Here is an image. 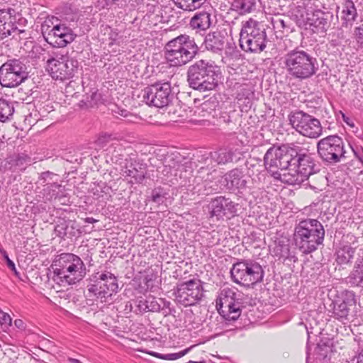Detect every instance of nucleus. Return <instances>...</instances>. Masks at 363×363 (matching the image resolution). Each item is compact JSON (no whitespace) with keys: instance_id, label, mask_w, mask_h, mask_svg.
Returning a JSON list of instances; mask_svg holds the SVG:
<instances>
[{"instance_id":"f257e3e1","label":"nucleus","mask_w":363,"mask_h":363,"mask_svg":"<svg viewBox=\"0 0 363 363\" xmlns=\"http://www.w3.org/2000/svg\"><path fill=\"white\" fill-rule=\"evenodd\" d=\"M284 65L290 77L300 81L310 79L318 70L317 59L298 48L289 51L284 55Z\"/></svg>"},{"instance_id":"f03ea898","label":"nucleus","mask_w":363,"mask_h":363,"mask_svg":"<svg viewBox=\"0 0 363 363\" xmlns=\"http://www.w3.org/2000/svg\"><path fill=\"white\" fill-rule=\"evenodd\" d=\"M220 74L219 67L205 60L195 62L186 72L189 86L200 91H211L217 87Z\"/></svg>"},{"instance_id":"7ed1b4c3","label":"nucleus","mask_w":363,"mask_h":363,"mask_svg":"<svg viewBox=\"0 0 363 363\" xmlns=\"http://www.w3.org/2000/svg\"><path fill=\"white\" fill-rule=\"evenodd\" d=\"M199 48L194 38L180 35L168 41L164 48V57L172 67H182L191 62L199 54Z\"/></svg>"},{"instance_id":"20e7f679","label":"nucleus","mask_w":363,"mask_h":363,"mask_svg":"<svg viewBox=\"0 0 363 363\" xmlns=\"http://www.w3.org/2000/svg\"><path fill=\"white\" fill-rule=\"evenodd\" d=\"M52 279L60 286L74 284L86 275V267L82 259L72 253H62L55 261Z\"/></svg>"},{"instance_id":"39448f33","label":"nucleus","mask_w":363,"mask_h":363,"mask_svg":"<svg viewBox=\"0 0 363 363\" xmlns=\"http://www.w3.org/2000/svg\"><path fill=\"white\" fill-rule=\"evenodd\" d=\"M294 240L300 251L309 254L315 251L323 242L325 230L322 223L316 219L301 220L294 229Z\"/></svg>"},{"instance_id":"423d86ee","label":"nucleus","mask_w":363,"mask_h":363,"mask_svg":"<svg viewBox=\"0 0 363 363\" xmlns=\"http://www.w3.org/2000/svg\"><path fill=\"white\" fill-rule=\"evenodd\" d=\"M295 144L271 147L264 157L265 169L275 179L284 183V176H289Z\"/></svg>"},{"instance_id":"0eeeda50","label":"nucleus","mask_w":363,"mask_h":363,"mask_svg":"<svg viewBox=\"0 0 363 363\" xmlns=\"http://www.w3.org/2000/svg\"><path fill=\"white\" fill-rule=\"evenodd\" d=\"M315 164L307 149L295 144L289 176H284V183L299 185L315 172Z\"/></svg>"},{"instance_id":"6e6552de","label":"nucleus","mask_w":363,"mask_h":363,"mask_svg":"<svg viewBox=\"0 0 363 363\" xmlns=\"http://www.w3.org/2000/svg\"><path fill=\"white\" fill-rule=\"evenodd\" d=\"M239 43L245 52L259 53L263 51L267 44V33L264 26L253 18L242 21Z\"/></svg>"},{"instance_id":"1a4fd4ad","label":"nucleus","mask_w":363,"mask_h":363,"mask_svg":"<svg viewBox=\"0 0 363 363\" xmlns=\"http://www.w3.org/2000/svg\"><path fill=\"white\" fill-rule=\"evenodd\" d=\"M91 281L94 283L87 286L86 294L89 300L98 299L102 303H107L112 301L113 295L118 291V279L108 271L94 273Z\"/></svg>"},{"instance_id":"9d476101","label":"nucleus","mask_w":363,"mask_h":363,"mask_svg":"<svg viewBox=\"0 0 363 363\" xmlns=\"http://www.w3.org/2000/svg\"><path fill=\"white\" fill-rule=\"evenodd\" d=\"M264 272L262 266L252 259H242L233 264L230 269L232 280L247 288L263 280Z\"/></svg>"},{"instance_id":"9b49d317","label":"nucleus","mask_w":363,"mask_h":363,"mask_svg":"<svg viewBox=\"0 0 363 363\" xmlns=\"http://www.w3.org/2000/svg\"><path fill=\"white\" fill-rule=\"evenodd\" d=\"M26 22V20L21 18L13 9H0V41L9 37L16 41L26 38V33L23 28Z\"/></svg>"},{"instance_id":"f8f14e48","label":"nucleus","mask_w":363,"mask_h":363,"mask_svg":"<svg viewBox=\"0 0 363 363\" xmlns=\"http://www.w3.org/2000/svg\"><path fill=\"white\" fill-rule=\"evenodd\" d=\"M317 152L325 163L333 164L346 158L345 143L337 135H330L317 143Z\"/></svg>"},{"instance_id":"ddd939ff","label":"nucleus","mask_w":363,"mask_h":363,"mask_svg":"<svg viewBox=\"0 0 363 363\" xmlns=\"http://www.w3.org/2000/svg\"><path fill=\"white\" fill-rule=\"evenodd\" d=\"M288 118L292 128L304 137L318 138L322 135L320 121L313 116L303 111H296L290 113Z\"/></svg>"},{"instance_id":"4468645a","label":"nucleus","mask_w":363,"mask_h":363,"mask_svg":"<svg viewBox=\"0 0 363 363\" xmlns=\"http://www.w3.org/2000/svg\"><path fill=\"white\" fill-rule=\"evenodd\" d=\"M241 299L235 289L225 287L220 291L217 309L220 315L228 322L238 319L241 314Z\"/></svg>"},{"instance_id":"2eb2a0df","label":"nucleus","mask_w":363,"mask_h":363,"mask_svg":"<svg viewBox=\"0 0 363 363\" xmlns=\"http://www.w3.org/2000/svg\"><path fill=\"white\" fill-rule=\"evenodd\" d=\"M27 67L20 59H10L0 67V84L4 87H15L28 77Z\"/></svg>"},{"instance_id":"dca6fc26","label":"nucleus","mask_w":363,"mask_h":363,"mask_svg":"<svg viewBox=\"0 0 363 363\" xmlns=\"http://www.w3.org/2000/svg\"><path fill=\"white\" fill-rule=\"evenodd\" d=\"M143 98L149 106L163 108L172 101L174 94L169 82H158L143 90Z\"/></svg>"},{"instance_id":"f3484780","label":"nucleus","mask_w":363,"mask_h":363,"mask_svg":"<svg viewBox=\"0 0 363 363\" xmlns=\"http://www.w3.org/2000/svg\"><path fill=\"white\" fill-rule=\"evenodd\" d=\"M176 300L184 306H194L203 296V288L199 279H192L177 284L174 289Z\"/></svg>"},{"instance_id":"a211bd4d","label":"nucleus","mask_w":363,"mask_h":363,"mask_svg":"<svg viewBox=\"0 0 363 363\" xmlns=\"http://www.w3.org/2000/svg\"><path fill=\"white\" fill-rule=\"evenodd\" d=\"M50 20H46L42 24V33L45 41L55 48H64L75 38L72 29L65 24H56L52 28L49 25Z\"/></svg>"},{"instance_id":"6ab92c4d","label":"nucleus","mask_w":363,"mask_h":363,"mask_svg":"<svg viewBox=\"0 0 363 363\" xmlns=\"http://www.w3.org/2000/svg\"><path fill=\"white\" fill-rule=\"evenodd\" d=\"M333 303L332 317L345 323L352 320L357 315V301L355 294L352 291H345L341 297Z\"/></svg>"},{"instance_id":"aec40b11","label":"nucleus","mask_w":363,"mask_h":363,"mask_svg":"<svg viewBox=\"0 0 363 363\" xmlns=\"http://www.w3.org/2000/svg\"><path fill=\"white\" fill-rule=\"evenodd\" d=\"M78 66V61L74 58H50L47 61L46 69L52 79L63 81L72 78Z\"/></svg>"},{"instance_id":"412c9836","label":"nucleus","mask_w":363,"mask_h":363,"mask_svg":"<svg viewBox=\"0 0 363 363\" xmlns=\"http://www.w3.org/2000/svg\"><path fill=\"white\" fill-rule=\"evenodd\" d=\"M238 207V203L223 196L212 199L208 206L210 218L216 220H223L228 216L234 217L237 215Z\"/></svg>"},{"instance_id":"4be33fe9","label":"nucleus","mask_w":363,"mask_h":363,"mask_svg":"<svg viewBox=\"0 0 363 363\" xmlns=\"http://www.w3.org/2000/svg\"><path fill=\"white\" fill-rule=\"evenodd\" d=\"M347 241H342L340 247L336 250V262L339 265H347L352 263L357 248V239L355 236L348 234L345 236Z\"/></svg>"},{"instance_id":"5701e85b","label":"nucleus","mask_w":363,"mask_h":363,"mask_svg":"<svg viewBox=\"0 0 363 363\" xmlns=\"http://www.w3.org/2000/svg\"><path fill=\"white\" fill-rule=\"evenodd\" d=\"M333 16L331 13L323 11H315L311 17L308 18L307 29L313 33L325 35L330 26V21Z\"/></svg>"},{"instance_id":"b1692460","label":"nucleus","mask_w":363,"mask_h":363,"mask_svg":"<svg viewBox=\"0 0 363 363\" xmlns=\"http://www.w3.org/2000/svg\"><path fill=\"white\" fill-rule=\"evenodd\" d=\"M221 183L230 191H240L247 188V181L241 169L234 168L223 176Z\"/></svg>"},{"instance_id":"393cba45","label":"nucleus","mask_w":363,"mask_h":363,"mask_svg":"<svg viewBox=\"0 0 363 363\" xmlns=\"http://www.w3.org/2000/svg\"><path fill=\"white\" fill-rule=\"evenodd\" d=\"M121 174L125 177H130L133 179L130 183L142 184L147 175L146 164L132 160L129 162V167L121 169Z\"/></svg>"},{"instance_id":"a878e982","label":"nucleus","mask_w":363,"mask_h":363,"mask_svg":"<svg viewBox=\"0 0 363 363\" xmlns=\"http://www.w3.org/2000/svg\"><path fill=\"white\" fill-rule=\"evenodd\" d=\"M55 233L57 236L65 239V238H72L80 234L75 221L59 218L55 226Z\"/></svg>"},{"instance_id":"bb28decb","label":"nucleus","mask_w":363,"mask_h":363,"mask_svg":"<svg viewBox=\"0 0 363 363\" xmlns=\"http://www.w3.org/2000/svg\"><path fill=\"white\" fill-rule=\"evenodd\" d=\"M226 40L225 35L220 31L216 30L206 35L204 45L208 50L214 53H219L224 49Z\"/></svg>"},{"instance_id":"cd10ccee","label":"nucleus","mask_w":363,"mask_h":363,"mask_svg":"<svg viewBox=\"0 0 363 363\" xmlns=\"http://www.w3.org/2000/svg\"><path fill=\"white\" fill-rule=\"evenodd\" d=\"M108 155L113 164H117L121 169L129 167V162L132 160L130 155L125 154V149L121 145H113L108 149Z\"/></svg>"},{"instance_id":"c85d7f7f","label":"nucleus","mask_w":363,"mask_h":363,"mask_svg":"<svg viewBox=\"0 0 363 363\" xmlns=\"http://www.w3.org/2000/svg\"><path fill=\"white\" fill-rule=\"evenodd\" d=\"M345 283L352 287L363 288V257L357 259Z\"/></svg>"},{"instance_id":"c756f323","label":"nucleus","mask_w":363,"mask_h":363,"mask_svg":"<svg viewBox=\"0 0 363 363\" xmlns=\"http://www.w3.org/2000/svg\"><path fill=\"white\" fill-rule=\"evenodd\" d=\"M358 16L357 8L352 0H345L342 5L341 18L342 25L347 27L352 26Z\"/></svg>"},{"instance_id":"7c9ffc66","label":"nucleus","mask_w":363,"mask_h":363,"mask_svg":"<svg viewBox=\"0 0 363 363\" xmlns=\"http://www.w3.org/2000/svg\"><path fill=\"white\" fill-rule=\"evenodd\" d=\"M219 101L216 96L210 97L205 100L198 108V113L203 118L216 116Z\"/></svg>"},{"instance_id":"2f4dec72","label":"nucleus","mask_w":363,"mask_h":363,"mask_svg":"<svg viewBox=\"0 0 363 363\" xmlns=\"http://www.w3.org/2000/svg\"><path fill=\"white\" fill-rule=\"evenodd\" d=\"M333 341L329 337H323L317 343L315 348V353L317 358L324 359L333 352Z\"/></svg>"},{"instance_id":"473e14b6","label":"nucleus","mask_w":363,"mask_h":363,"mask_svg":"<svg viewBox=\"0 0 363 363\" xmlns=\"http://www.w3.org/2000/svg\"><path fill=\"white\" fill-rule=\"evenodd\" d=\"M211 24V14L208 12L197 13L190 21V26L194 29L206 30Z\"/></svg>"},{"instance_id":"72a5a7b5","label":"nucleus","mask_w":363,"mask_h":363,"mask_svg":"<svg viewBox=\"0 0 363 363\" xmlns=\"http://www.w3.org/2000/svg\"><path fill=\"white\" fill-rule=\"evenodd\" d=\"M257 0H233L231 9L241 14L250 13L256 7Z\"/></svg>"},{"instance_id":"f704fd0d","label":"nucleus","mask_w":363,"mask_h":363,"mask_svg":"<svg viewBox=\"0 0 363 363\" xmlns=\"http://www.w3.org/2000/svg\"><path fill=\"white\" fill-rule=\"evenodd\" d=\"M234 152L230 150L220 149L211 152V159L218 164H225L233 161Z\"/></svg>"},{"instance_id":"c9c22d12","label":"nucleus","mask_w":363,"mask_h":363,"mask_svg":"<svg viewBox=\"0 0 363 363\" xmlns=\"http://www.w3.org/2000/svg\"><path fill=\"white\" fill-rule=\"evenodd\" d=\"M14 113L13 104L3 99H0V122L5 123L11 120Z\"/></svg>"},{"instance_id":"e433bc0d","label":"nucleus","mask_w":363,"mask_h":363,"mask_svg":"<svg viewBox=\"0 0 363 363\" xmlns=\"http://www.w3.org/2000/svg\"><path fill=\"white\" fill-rule=\"evenodd\" d=\"M43 194L46 200H52L60 196L61 184L57 182L46 183L43 184Z\"/></svg>"},{"instance_id":"4c0bfd02","label":"nucleus","mask_w":363,"mask_h":363,"mask_svg":"<svg viewBox=\"0 0 363 363\" xmlns=\"http://www.w3.org/2000/svg\"><path fill=\"white\" fill-rule=\"evenodd\" d=\"M30 162V157L26 155H18L13 157L10 158L9 163L15 169L23 170L26 166Z\"/></svg>"},{"instance_id":"58836bf2","label":"nucleus","mask_w":363,"mask_h":363,"mask_svg":"<svg viewBox=\"0 0 363 363\" xmlns=\"http://www.w3.org/2000/svg\"><path fill=\"white\" fill-rule=\"evenodd\" d=\"M274 253L279 258L289 259L290 258V246L287 242L280 240L276 242Z\"/></svg>"},{"instance_id":"ea45409f","label":"nucleus","mask_w":363,"mask_h":363,"mask_svg":"<svg viewBox=\"0 0 363 363\" xmlns=\"http://www.w3.org/2000/svg\"><path fill=\"white\" fill-rule=\"evenodd\" d=\"M101 99V94L98 93L97 90L91 91L89 94H87L82 103L84 104L86 107H93L98 104Z\"/></svg>"},{"instance_id":"a19ab883","label":"nucleus","mask_w":363,"mask_h":363,"mask_svg":"<svg viewBox=\"0 0 363 363\" xmlns=\"http://www.w3.org/2000/svg\"><path fill=\"white\" fill-rule=\"evenodd\" d=\"M130 310L136 314H143L147 312L146 299H137L130 304Z\"/></svg>"},{"instance_id":"79ce46f5","label":"nucleus","mask_w":363,"mask_h":363,"mask_svg":"<svg viewBox=\"0 0 363 363\" xmlns=\"http://www.w3.org/2000/svg\"><path fill=\"white\" fill-rule=\"evenodd\" d=\"M175 5L184 11H194L201 6L199 5H192L194 3L193 0H173Z\"/></svg>"},{"instance_id":"37998d69","label":"nucleus","mask_w":363,"mask_h":363,"mask_svg":"<svg viewBox=\"0 0 363 363\" xmlns=\"http://www.w3.org/2000/svg\"><path fill=\"white\" fill-rule=\"evenodd\" d=\"M151 199L153 202L159 205L162 204L166 200L165 193L160 188L155 189L152 191Z\"/></svg>"},{"instance_id":"c03bdc74","label":"nucleus","mask_w":363,"mask_h":363,"mask_svg":"<svg viewBox=\"0 0 363 363\" xmlns=\"http://www.w3.org/2000/svg\"><path fill=\"white\" fill-rule=\"evenodd\" d=\"M146 305L147 312H160L161 310L160 303L155 298L146 299Z\"/></svg>"},{"instance_id":"a18cd8bd","label":"nucleus","mask_w":363,"mask_h":363,"mask_svg":"<svg viewBox=\"0 0 363 363\" xmlns=\"http://www.w3.org/2000/svg\"><path fill=\"white\" fill-rule=\"evenodd\" d=\"M191 347L186 348L184 350H182L177 353H169V354H165L164 357H161V359L164 360H176L179 358L182 357L185 354H186L191 350Z\"/></svg>"},{"instance_id":"49530a36","label":"nucleus","mask_w":363,"mask_h":363,"mask_svg":"<svg viewBox=\"0 0 363 363\" xmlns=\"http://www.w3.org/2000/svg\"><path fill=\"white\" fill-rule=\"evenodd\" d=\"M272 24L275 29H278L279 31H283L286 28H289V26L286 24V22L284 18H272Z\"/></svg>"},{"instance_id":"de8ad7c7","label":"nucleus","mask_w":363,"mask_h":363,"mask_svg":"<svg viewBox=\"0 0 363 363\" xmlns=\"http://www.w3.org/2000/svg\"><path fill=\"white\" fill-rule=\"evenodd\" d=\"M111 134L102 133L95 140V144L99 147H104L111 140Z\"/></svg>"},{"instance_id":"09e8293b","label":"nucleus","mask_w":363,"mask_h":363,"mask_svg":"<svg viewBox=\"0 0 363 363\" xmlns=\"http://www.w3.org/2000/svg\"><path fill=\"white\" fill-rule=\"evenodd\" d=\"M354 35L357 43L363 48V23L355 28Z\"/></svg>"},{"instance_id":"8fccbe9b","label":"nucleus","mask_w":363,"mask_h":363,"mask_svg":"<svg viewBox=\"0 0 363 363\" xmlns=\"http://www.w3.org/2000/svg\"><path fill=\"white\" fill-rule=\"evenodd\" d=\"M0 252L3 255L4 259H5L6 262V264H7L8 267L11 270L14 272L16 274H17L18 272H17L15 264H14V262L12 260L10 259V258L9 257V255H8L6 251L3 250V249H1V250H0Z\"/></svg>"},{"instance_id":"3c124183","label":"nucleus","mask_w":363,"mask_h":363,"mask_svg":"<svg viewBox=\"0 0 363 363\" xmlns=\"http://www.w3.org/2000/svg\"><path fill=\"white\" fill-rule=\"evenodd\" d=\"M284 7V5H281V4H279V6L277 8L272 7L271 6H269L268 8L269 13L273 14L276 16H278L279 15H280L281 13V12L284 11V9H283Z\"/></svg>"},{"instance_id":"603ef678","label":"nucleus","mask_w":363,"mask_h":363,"mask_svg":"<svg viewBox=\"0 0 363 363\" xmlns=\"http://www.w3.org/2000/svg\"><path fill=\"white\" fill-rule=\"evenodd\" d=\"M12 319L10 315L7 313H4L1 317L0 323L1 325H11Z\"/></svg>"},{"instance_id":"864d4df0","label":"nucleus","mask_w":363,"mask_h":363,"mask_svg":"<svg viewBox=\"0 0 363 363\" xmlns=\"http://www.w3.org/2000/svg\"><path fill=\"white\" fill-rule=\"evenodd\" d=\"M52 176H54V174L51 172H49V171H47V172H43L41 174H40V181H43V183L44 184H46L47 182V180L48 178H50Z\"/></svg>"},{"instance_id":"5fc2aeb1","label":"nucleus","mask_w":363,"mask_h":363,"mask_svg":"<svg viewBox=\"0 0 363 363\" xmlns=\"http://www.w3.org/2000/svg\"><path fill=\"white\" fill-rule=\"evenodd\" d=\"M352 152L355 157L362 164L363 166V155L359 152L358 147H353Z\"/></svg>"},{"instance_id":"6e6d98bb","label":"nucleus","mask_w":363,"mask_h":363,"mask_svg":"<svg viewBox=\"0 0 363 363\" xmlns=\"http://www.w3.org/2000/svg\"><path fill=\"white\" fill-rule=\"evenodd\" d=\"M342 119L346 124H347L348 125H350L351 127L354 126V122L350 118L345 116V114H344V113H342Z\"/></svg>"},{"instance_id":"4d7b16f0","label":"nucleus","mask_w":363,"mask_h":363,"mask_svg":"<svg viewBox=\"0 0 363 363\" xmlns=\"http://www.w3.org/2000/svg\"><path fill=\"white\" fill-rule=\"evenodd\" d=\"M14 325L15 326L20 329V330H23L25 328V325H24V323L22 320L21 319H16L14 320Z\"/></svg>"},{"instance_id":"13d9d810","label":"nucleus","mask_w":363,"mask_h":363,"mask_svg":"<svg viewBox=\"0 0 363 363\" xmlns=\"http://www.w3.org/2000/svg\"><path fill=\"white\" fill-rule=\"evenodd\" d=\"M172 311L173 310L172 308H162V307H161V310H160V311H162V314H163V315L164 317L170 315L172 313Z\"/></svg>"},{"instance_id":"bf43d9fd","label":"nucleus","mask_w":363,"mask_h":363,"mask_svg":"<svg viewBox=\"0 0 363 363\" xmlns=\"http://www.w3.org/2000/svg\"><path fill=\"white\" fill-rule=\"evenodd\" d=\"M243 90L246 91L243 94V96H245V98L248 99V98H250V96L253 95V91H252V90L250 88H249V89H243Z\"/></svg>"},{"instance_id":"052dcab7","label":"nucleus","mask_w":363,"mask_h":363,"mask_svg":"<svg viewBox=\"0 0 363 363\" xmlns=\"http://www.w3.org/2000/svg\"><path fill=\"white\" fill-rule=\"evenodd\" d=\"M330 43L332 46L333 47H336V46H339L340 44H341V42L340 40L338 39H333L332 38L330 40Z\"/></svg>"},{"instance_id":"680f3d73","label":"nucleus","mask_w":363,"mask_h":363,"mask_svg":"<svg viewBox=\"0 0 363 363\" xmlns=\"http://www.w3.org/2000/svg\"><path fill=\"white\" fill-rule=\"evenodd\" d=\"M111 190V187L106 185L104 183L103 184V187L101 188V191L105 194H108Z\"/></svg>"},{"instance_id":"e2e57ef3","label":"nucleus","mask_w":363,"mask_h":363,"mask_svg":"<svg viewBox=\"0 0 363 363\" xmlns=\"http://www.w3.org/2000/svg\"><path fill=\"white\" fill-rule=\"evenodd\" d=\"M160 301H162L163 303V307L164 308H170V302L169 301H165L164 299H160Z\"/></svg>"},{"instance_id":"0e129e2a","label":"nucleus","mask_w":363,"mask_h":363,"mask_svg":"<svg viewBox=\"0 0 363 363\" xmlns=\"http://www.w3.org/2000/svg\"><path fill=\"white\" fill-rule=\"evenodd\" d=\"M357 363H363V349L361 350L357 357Z\"/></svg>"},{"instance_id":"69168bd1","label":"nucleus","mask_w":363,"mask_h":363,"mask_svg":"<svg viewBox=\"0 0 363 363\" xmlns=\"http://www.w3.org/2000/svg\"><path fill=\"white\" fill-rule=\"evenodd\" d=\"M353 147H358L359 150V152H361L362 155H363V147L361 145H359L356 143H354L353 145H350V147L352 150Z\"/></svg>"},{"instance_id":"338daca9","label":"nucleus","mask_w":363,"mask_h":363,"mask_svg":"<svg viewBox=\"0 0 363 363\" xmlns=\"http://www.w3.org/2000/svg\"><path fill=\"white\" fill-rule=\"evenodd\" d=\"M84 220L87 223H94L97 222V220L92 217L86 218Z\"/></svg>"},{"instance_id":"774afa93","label":"nucleus","mask_w":363,"mask_h":363,"mask_svg":"<svg viewBox=\"0 0 363 363\" xmlns=\"http://www.w3.org/2000/svg\"><path fill=\"white\" fill-rule=\"evenodd\" d=\"M150 354L152 356L157 357V358H160V359H161V357H164V355L163 354H160V353H157V352H150Z\"/></svg>"}]
</instances>
